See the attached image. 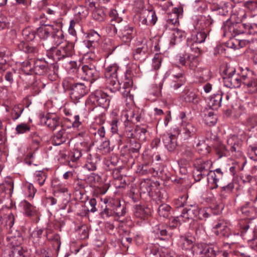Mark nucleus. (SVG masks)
<instances>
[{
	"label": "nucleus",
	"mask_w": 257,
	"mask_h": 257,
	"mask_svg": "<svg viewBox=\"0 0 257 257\" xmlns=\"http://www.w3.org/2000/svg\"><path fill=\"white\" fill-rule=\"evenodd\" d=\"M181 219H179L178 216L172 220L169 226H165L163 225L159 224L153 228L152 237L154 239H160L165 240L169 239L172 235L171 227L175 228L180 224Z\"/></svg>",
	"instance_id": "3"
},
{
	"label": "nucleus",
	"mask_w": 257,
	"mask_h": 257,
	"mask_svg": "<svg viewBox=\"0 0 257 257\" xmlns=\"http://www.w3.org/2000/svg\"><path fill=\"white\" fill-rule=\"evenodd\" d=\"M32 140L30 149L32 151H36L38 150L41 141V139L36 132L32 133L30 135Z\"/></svg>",
	"instance_id": "39"
},
{
	"label": "nucleus",
	"mask_w": 257,
	"mask_h": 257,
	"mask_svg": "<svg viewBox=\"0 0 257 257\" xmlns=\"http://www.w3.org/2000/svg\"><path fill=\"white\" fill-rule=\"evenodd\" d=\"M57 48H51L54 57L58 60L71 57L74 54V44L66 42Z\"/></svg>",
	"instance_id": "8"
},
{
	"label": "nucleus",
	"mask_w": 257,
	"mask_h": 257,
	"mask_svg": "<svg viewBox=\"0 0 257 257\" xmlns=\"http://www.w3.org/2000/svg\"><path fill=\"white\" fill-rule=\"evenodd\" d=\"M170 210L171 207L169 205L163 204L159 207L158 212L161 217L167 218L170 214Z\"/></svg>",
	"instance_id": "45"
},
{
	"label": "nucleus",
	"mask_w": 257,
	"mask_h": 257,
	"mask_svg": "<svg viewBox=\"0 0 257 257\" xmlns=\"http://www.w3.org/2000/svg\"><path fill=\"white\" fill-rule=\"evenodd\" d=\"M163 141L165 147L169 151H173L177 146V139L175 135L172 134L164 135Z\"/></svg>",
	"instance_id": "28"
},
{
	"label": "nucleus",
	"mask_w": 257,
	"mask_h": 257,
	"mask_svg": "<svg viewBox=\"0 0 257 257\" xmlns=\"http://www.w3.org/2000/svg\"><path fill=\"white\" fill-rule=\"evenodd\" d=\"M46 64L42 60H34L33 66V73L37 75H42L46 71Z\"/></svg>",
	"instance_id": "34"
},
{
	"label": "nucleus",
	"mask_w": 257,
	"mask_h": 257,
	"mask_svg": "<svg viewBox=\"0 0 257 257\" xmlns=\"http://www.w3.org/2000/svg\"><path fill=\"white\" fill-rule=\"evenodd\" d=\"M212 165V163L210 160L197 159L194 163L195 169L193 173L195 180L196 182L200 181L210 171Z\"/></svg>",
	"instance_id": "6"
},
{
	"label": "nucleus",
	"mask_w": 257,
	"mask_h": 257,
	"mask_svg": "<svg viewBox=\"0 0 257 257\" xmlns=\"http://www.w3.org/2000/svg\"><path fill=\"white\" fill-rule=\"evenodd\" d=\"M82 153L79 150L75 149L71 153V160L72 162H75L79 159L82 156Z\"/></svg>",
	"instance_id": "62"
},
{
	"label": "nucleus",
	"mask_w": 257,
	"mask_h": 257,
	"mask_svg": "<svg viewBox=\"0 0 257 257\" xmlns=\"http://www.w3.org/2000/svg\"><path fill=\"white\" fill-rule=\"evenodd\" d=\"M187 196L186 195L179 197L175 201V203L177 207H181L184 206L186 202Z\"/></svg>",
	"instance_id": "61"
},
{
	"label": "nucleus",
	"mask_w": 257,
	"mask_h": 257,
	"mask_svg": "<svg viewBox=\"0 0 257 257\" xmlns=\"http://www.w3.org/2000/svg\"><path fill=\"white\" fill-rule=\"evenodd\" d=\"M23 35L28 41L33 40L35 38V32L32 31L30 29H26L23 31Z\"/></svg>",
	"instance_id": "55"
},
{
	"label": "nucleus",
	"mask_w": 257,
	"mask_h": 257,
	"mask_svg": "<svg viewBox=\"0 0 257 257\" xmlns=\"http://www.w3.org/2000/svg\"><path fill=\"white\" fill-rule=\"evenodd\" d=\"M19 49L27 53H36L38 51L37 48L32 46L31 44L25 43L24 42H21L18 44Z\"/></svg>",
	"instance_id": "40"
},
{
	"label": "nucleus",
	"mask_w": 257,
	"mask_h": 257,
	"mask_svg": "<svg viewBox=\"0 0 257 257\" xmlns=\"http://www.w3.org/2000/svg\"><path fill=\"white\" fill-rule=\"evenodd\" d=\"M204 120L207 125H212L216 123L217 117L212 111H210L205 114Z\"/></svg>",
	"instance_id": "46"
},
{
	"label": "nucleus",
	"mask_w": 257,
	"mask_h": 257,
	"mask_svg": "<svg viewBox=\"0 0 257 257\" xmlns=\"http://www.w3.org/2000/svg\"><path fill=\"white\" fill-rule=\"evenodd\" d=\"M92 99L100 106L106 108L109 105L110 98L106 93L100 90H97L92 94Z\"/></svg>",
	"instance_id": "18"
},
{
	"label": "nucleus",
	"mask_w": 257,
	"mask_h": 257,
	"mask_svg": "<svg viewBox=\"0 0 257 257\" xmlns=\"http://www.w3.org/2000/svg\"><path fill=\"white\" fill-rule=\"evenodd\" d=\"M80 73L84 79L90 81L92 83L99 77V73L96 70L95 67L91 64L87 65L82 64L80 68Z\"/></svg>",
	"instance_id": "12"
},
{
	"label": "nucleus",
	"mask_w": 257,
	"mask_h": 257,
	"mask_svg": "<svg viewBox=\"0 0 257 257\" xmlns=\"http://www.w3.org/2000/svg\"><path fill=\"white\" fill-rule=\"evenodd\" d=\"M64 87L70 90V97L74 103L86 95L89 91L88 86L83 82H72L65 79L63 81Z\"/></svg>",
	"instance_id": "2"
},
{
	"label": "nucleus",
	"mask_w": 257,
	"mask_h": 257,
	"mask_svg": "<svg viewBox=\"0 0 257 257\" xmlns=\"http://www.w3.org/2000/svg\"><path fill=\"white\" fill-rule=\"evenodd\" d=\"M46 236L49 240L52 241L54 242V243H55L58 248L60 247L61 242L60 237L59 234L56 233L51 234L50 233L47 232L46 233Z\"/></svg>",
	"instance_id": "50"
},
{
	"label": "nucleus",
	"mask_w": 257,
	"mask_h": 257,
	"mask_svg": "<svg viewBox=\"0 0 257 257\" xmlns=\"http://www.w3.org/2000/svg\"><path fill=\"white\" fill-rule=\"evenodd\" d=\"M91 130H94L95 132H92L95 136L98 135L100 138H104L105 134V129L103 126L98 125L96 127H92Z\"/></svg>",
	"instance_id": "56"
},
{
	"label": "nucleus",
	"mask_w": 257,
	"mask_h": 257,
	"mask_svg": "<svg viewBox=\"0 0 257 257\" xmlns=\"http://www.w3.org/2000/svg\"><path fill=\"white\" fill-rule=\"evenodd\" d=\"M178 57L179 62L182 65L185 66L193 71L198 72L200 70V68H198L199 61L197 55L185 54L180 55Z\"/></svg>",
	"instance_id": "11"
},
{
	"label": "nucleus",
	"mask_w": 257,
	"mask_h": 257,
	"mask_svg": "<svg viewBox=\"0 0 257 257\" xmlns=\"http://www.w3.org/2000/svg\"><path fill=\"white\" fill-rule=\"evenodd\" d=\"M195 241V238L192 235H184L181 236L180 243V245L182 249H189L190 248H192L193 245V243Z\"/></svg>",
	"instance_id": "33"
},
{
	"label": "nucleus",
	"mask_w": 257,
	"mask_h": 257,
	"mask_svg": "<svg viewBox=\"0 0 257 257\" xmlns=\"http://www.w3.org/2000/svg\"><path fill=\"white\" fill-rule=\"evenodd\" d=\"M99 150L101 151L103 154H106L110 152V148L109 146V142L105 141L103 142L99 147Z\"/></svg>",
	"instance_id": "57"
},
{
	"label": "nucleus",
	"mask_w": 257,
	"mask_h": 257,
	"mask_svg": "<svg viewBox=\"0 0 257 257\" xmlns=\"http://www.w3.org/2000/svg\"><path fill=\"white\" fill-rule=\"evenodd\" d=\"M139 18L140 22L145 25H154L157 21L156 13L153 10H143Z\"/></svg>",
	"instance_id": "16"
},
{
	"label": "nucleus",
	"mask_w": 257,
	"mask_h": 257,
	"mask_svg": "<svg viewBox=\"0 0 257 257\" xmlns=\"http://www.w3.org/2000/svg\"><path fill=\"white\" fill-rule=\"evenodd\" d=\"M52 39L53 42L55 45L59 46L63 44L64 42H67L64 40L63 32L61 29V25H59L57 28L53 30Z\"/></svg>",
	"instance_id": "26"
},
{
	"label": "nucleus",
	"mask_w": 257,
	"mask_h": 257,
	"mask_svg": "<svg viewBox=\"0 0 257 257\" xmlns=\"http://www.w3.org/2000/svg\"><path fill=\"white\" fill-rule=\"evenodd\" d=\"M53 30H54L53 26H43L37 29V35L40 39H46L49 36L50 33L52 32Z\"/></svg>",
	"instance_id": "35"
},
{
	"label": "nucleus",
	"mask_w": 257,
	"mask_h": 257,
	"mask_svg": "<svg viewBox=\"0 0 257 257\" xmlns=\"http://www.w3.org/2000/svg\"><path fill=\"white\" fill-rule=\"evenodd\" d=\"M162 252L158 245L154 244H149L145 250L146 257H162Z\"/></svg>",
	"instance_id": "31"
},
{
	"label": "nucleus",
	"mask_w": 257,
	"mask_h": 257,
	"mask_svg": "<svg viewBox=\"0 0 257 257\" xmlns=\"http://www.w3.org/2000/svg\"><path fill=\"white\" fill-rule=\"evenodd\" d=\"M212 24V20L209 16H199L196 20L195 28L200 31H204L210 30Z\"/></svg>",
	"instance_id": "23"
},
{
	"label": "nucleus",
	"mask_w": 257,
	"mask_h": 257,
	"mask_svg": "<svg viewBox=\"0 0 257 257\" xmlns=\"http://www.w3.org/2000/svg\"><path fill=\"white\" fill-rule=\"evenodd\" d=\"M242 84L249 88L252 92L257 91V78L251 71L242 73Z\"/></svg>",
	"instance_id": "20"
},
{
	"label": "nucleus",
	"mask_w": 257,
	"mask_h": 257,
	"mask_svg": "<svg viewBox=\"0 0 257 257\" xmlns=\"http://www.w3.org/2000/svg\"><path fill=\"white\" fill-rule=\"evenodd\" d=\"M210 30L200 31L195 35H192L190 37L188 38L189 45H191V41L197 44L204 42Z\"/></svg>",
	"instance_id": "29"
},
{
	"label": "nucleus",
	"mask_w": 257,
	"mask_h": 257,
	"mask_svg": "<svg viewBox=\"0 0 257 257\" xmlns=\"http://www.w3.org/2000/svg\"><path fill=\"white\" fill-rule=\"evenodd\" d=\"M222 28L224 35H230L232 37L236 35L234 23H232L230 21H226L224 23Z\"/></svg>",
	"instance_id": "38"
},
{
	"label": "nucleus",
	"mask_w": 257,
	"mask_h": 257,
	"mask_svg": "<svg viewBox=\"0 0 257 257\" xmlns=\"http://www.w3.org/2000/svg\"><path fill=\"white\" fill-rule=\"evenodd\" d=\"M242 15L240 16L241 22L234 23L236 35L242 33L254 34L257 32V25L243 23L244 20L246 18V15L244 11H242Z\"/></svg>",
	"instance_id": "9"
},
{
	"label": "nucleus",
	"mask_w": 257,
	"mask_h": 257,
	"mask_svg": "<svg viewBox=\"0 0 257 257\" xmlns=\"http://www.w3.org/2000/svg\"><path fill=\"white\" fill-rule=\"evenodd\" d=\"M186 33L185 32L175 29L172 32L170 43L173 45L181 42L185 37Z\"/></svg>",
	"instance_id": "30"
},
{
	"label": "nucleus",
	"mask_w": 257,
	"mask_h": 257,
	"mask_svg": "<svg viewBox=\"0 0 257 257\" xmlns=\"http://www.w3.org/2000/svg\"><path fill=\"white\" fill-rule=\"evenodd\" d=\"M244 6L250 11H254L257 9V2L254 1H248L244 3Z\"/></svg>",
	"instance_id": "59"
},
{
	"label": "nucleus",
	"mask_w": 257,
	"mask_h": 257,
	"mask_svg": "<svg viewBox=\"0 0 257 257\" xmlns=\"http://www.w3.org/2000/svg\"><path fill=\"white\" fill-rule=\"evenodd\" d=\"M30 130V127L26 123L18 124L16 128V131L18 134H24L29 132Z\"/></svg>",
	"instance_id": "58"
},
{
	"label": "nucleus",
	"mask_w": 257,
	"mask_h": 257,
	"mask_svg": "<svg viewBox=\"0 0 257 257\" xmlns=\"http://www.w3.org/2000/svg\"><path fill=\"white\" fill-rule=\"evenodd\" d=\"M230 223L224 220H219L215 223L212 228V231L220 237H228L230 235Z\"/></svg>",
	"instance_id": "15"
},
{
	"label": "nucleus",
	"mask_w": 257,
	"mask_h": 257,
	"mask_svg": "<svg viewBox=\"0 0 257 257\" xmlns=\"http://www.w3.org/2000/svg\"><path fill=\"white\" fill-rule=\"evenodd\" d=\"M119 29L118 36L121 41L126 44L131 42L134 38L135 30L133 27L127 25H119L117 26Z\"/></svg>",
	"instance_id": "13"
},
{
	"label": "nucleus",
	"mask_w": 257,
	"mask_h": 257,
	"mask_svg": "<svg viewBox=\"0 0 257 257\" xmlns=\"http://www.w3.org/2000/svg\"><path fill=\"white\" fill-rule=\"evenodd\" d=\"M88 45L90 44L91 46L96 47L100 39V36L96 31L90 30L87 34Z\"/></svg>",
	"instance_id": "36"
},
{
	"label": "nucleus",
	"mask_w": 257,
	"mask_h": 257,
	"mask_svg": "<svg viewBox=\"0 0 257 257\" xmlns=\"http://www.w3.org/2000/svg\"><path fill=\"white\" fill-rule=\"evenodd\" d=\"M252 211L253 209L249 206L248 204L242 206L239 210L245 216H249Z\"/></svg>",
	"instance_id": "64"
},
{
	"label": "nucleus",
	"mask_w": 257,
	"mask_h": 257,
	"mask_svg": "<svg viewBox=\"0 0 257 257\" xmlns=\"http://www.w3.org/2000/svg\"><path fill=\"white\" fill-rule=\"evenodd\" d=\"M193 225L195 226V230L196 234L200 236L205 233V228L202 223L198 222L197 221H194Z\"/></svg>",
	"instance_id": "54"
},
{
	"label": "nucleus",
	"mask_w": 257,
	"mask_h": 257,
	"mask_svg": "<svg viewBox=\"0 0 257 257\" xmlns=\"http://www.w3.org/2000/svg\"><path fill=\"white\" fill-rule=\"evenodd\" d=\"M75 13L78 15L80 19L86 17L88 14V12L86 7L83 6H79L76 8Z\"/></svg>",
	"instance_id": "53"
},
{
	"label": "nucleus",
	"mask_w": 257,
	"mask_h": 257,
	"mask_svg": "<svg viewBox=\"0 0 257 257\" xmlns=\"http://www.w3.org/2000/svg\"><path fill=\"white\" fill-rule=\"evenodd\" d=\"M186 82V78L183 72L173 74L171 75L170 86L173 89H177L184 85Z\"/></svg>",
	"instance_id": "25"
},
{
	"label": "nucleus",
	"mask_w": 257,
	"mask_h": 257,
	"mask_svg": "<svg viewBox=\"0 0 257 257\" xmlns=\"http://www.w3.org/2000/svg\"><path fill=\"white\" fill-rule=\"evenodd\" d=\"M35 181L38 183V184L42 186L43 185L47 176L46 174L42 171H37L34 174Z\"/></svg>",
	"instance_id": "47"
},
{
	"label": "nucleus",
	"mask_w": 257,
	"mask_h": 257,
	"mask_svg": "<svg viewBox=\"0 0 257 257\" xmlns=\"http://www.w3.org/2000/svg\"><path fill=\"white\" fill-rule=\"evenodd\" d=\"M208 185L210 189H213L218 187V182L222 178L223 173L220 168L214 171H210L207 174Z\"/></svg>",
	"instance_id": "17"
},
{
	"label": "nucleus",
	"mask_w": 257,
	"mask_h": 257,
	"mask_svg": "<svg viewBox=\"0 0 257 257\" xmlns=\"http://www.w3.org/2000/svg\"><path fill=\"white\" fill-rule=\"evenodd\" d=\"M142 111L137 108L130 109L122 111L121 119L123 121L125 126H128L130 122L136 123L141 121Z\"/></svg>",
	"instance_id": "10"
},
{
	"label": "nucleus",
	"mask_w": 257,
	"mask_h": 257,
	"mask_svg": "<svg viewBox=\"0 0 257 257\" xmlns=\"http://www.w3.org/2000/svg\"><path fill=\"white\" fill-rule=\"evenodd\" d=\"M222 96L221 94H216L211 96L208 99V106L212 110L217 109L221 105Z\"/></svg>",
	"instance_id": "32"
},
{
	"label": "nucleus",
	"mask_w": 257,
	"mask_h": 257,
	"mask_svg": "<svg viewBox=\"0 0 257 257\" xmlns=\"http://www.w3.org/2000/svg\"><path fill=\"white\" fill-rule=\"evenodd\" d=\"M223 81L225 86L230 88H239L242 83V74L236 73L234 68L226 67L223 71Z\"/></svg>",
	"instance_id": "4"
},
{
	"label": "nucleus",
	"mask_w": 257,
	"mask_h": 257,
	"mask_svg": "<svg viewBox=\"0 0 257 257\" xmlns=\"http://www.w3.org/2000/svg\"><path fill=\"white\" fill-rule=\"evenodd\" d=\"M86 154V161L85 167L89 171L95 170L96 169V158H93L91 154L87 153Z\"/></svg>",
	"instance_id": "41"
},
{
	"label": "nucleus",
	"mask_w": 257,
	"mask_h": 257,
	"mask_svg": "<svg viewBox=\"0 0 257 257\" xmlns=\"http://www.w3.org/2000/svg\"><path fill=\"white\" fill-rule=\"evenodd\" d=\"M34 60H26L22 63L21 68L23 71L27 74L33 73V66Z\"/></svg>",
	"instance_id": "43"
},
{
	"label": "nucleus",
	"mask_w": 257,
	"mask_h": 257,
	"mask_svg": "<svg viewBox=\"0 0 257 257\" xmlns=\"http://www.w3.org/2000/svg\"><path fill=\"white\" fill-rule=\"evenodd\" d=\"M196 149L202 155H206L209 152L208 146L203 141H199L196 145Z\"/></svg>",
	"instance_id": "49"
},
{
	"label": "nucleus",
	"mask_w": 257,
	"mask_h": 257,
	"mask_svg": "<svg viewBox=\"0 0 257 257\" xmlns=\"http://www.w3.org/2000/svg\"><path fill=\"white\" fill-rule=\"evenodd\" d=\"M14 184L12 182H7L0 185V199L10 198L13 192Z\"/></svg>",
	"instance_id": "27"
},
{
	"label": "nucleus",
	"mask_w": 257,
	"mask_h": 257,
	"mask_svg": "<svg viewBox=\"0 0 257 257\" xmlns=\"http://www.w3.org/2000/svg\"><path fill=\"white\" fill-rule=\"evenodd\" d=\"M15 216L12 213H8L3 216L0 215V233H11L15 223Z\"/></svg>",
	"instance_id": "14"
},
{
	"label": "nucleus",
	"mask_w": 257,
	"mask_h": 257,
	"mask_svg": "<svg viewBox=\"0 0 257 257\" xmlns=\"http://www.w3.org/2000/svg\"><path fill=\"white\" fill-rule=\"evenodd\" d=\"M193 257H218L221 253H216L214 249L205 243H198L194 245L192 248Z\"/></svg>",
	"instance_id": "7"
},
{
	"label": "nucleus",
	"mask_w": 257,
	"mask_h": 257,
	"mask_svg": "<svg viewBox=\"0 0 257 257\" xmlns=\"http://www.w3.org/2000/svg\"><path fill=\"white\" fill-rule=\"evenodd\" d=\"M25 189L29 192L28 197L30 198H33L36 190L34 188V186L32 184H28L26 185Z\"/></svg>",
	"instance_id": "63"
},
{
	"label": "nucleus",
	"mask_w": 257,
	"mask_h": 257,
	"mask_svg": "<svg viewBox=\"0 0 257 257\" xmlns=\"http://www.w3.org/2000/svg\"><path fill=\"white\" fill-rule=\"evenodd\" d=\"M199 214V209L196 206H191V208L184 209L181 214L178 216V218L182 221L186 222L189 219H194Z\"/></svg>",
	"instance_id": "22"
},
{
	"label": "nucleus",
	"mask_w": 257,
	"mask_h": 257,
	"mask_svg": "<svg viewBox=\"0 0 257 257\" xmlns=\"http://www.w3.org/2000/svg\"><path fill=\"white\" fill-rule=\"evenodd\" d=\"M184 98L185 101L195 104L198 103L199 101L198 95L194 91L192 90L187 91Z\"/></svg>",
	"instance_id": "42"
},
{
	"label": "nucleus",
	"mask_w": 257,
	"mask_h": 257,
	"mask_svg": "<svg viewBox=\"0 0 257 257\" xmlns=\"http://www.w3.org/2000/svg\"><path fill=\"white\" fill-rule=\"evenodd\" d=\"M66 141L65 130L61 129L53 137V144L55 146H59Z\"/></svg>",
	"instance_id": "37"
},
{
	"label": "nucleus",
	"mask_w": 257,
	"mask_h": 257,
	"mask_svg": "<svg viewBox=\"0 0 257 257\" xmlns=\"http://www.w3.org/2000/svg\"><path fill=\"white\" fill-rule=\"evenodd\" d=\"M227 146L221 143L216 145L215 150L219 158L223 156L229 155L230 152L231 153L235 152L239 145V141L236 136H232L229 137L227 140Z\"/></svg>",
	"instance_id": "5"
},
{
	"label": "nucleus",
	"mask_w": 257,
	"mask_h": 257,
	"mask_svg": "<svg viewBox=\"0 0 257 257\" xmlns=\"http://www.w3.org/2000/svg\"><path fill=\"white\" fill-rule=\"evenodd\" d=\"M197 128L196 126L191 123H183L181 124L180 135L181 138L184 140H188L194 136L197 132Z\"/></svg>",
	"instance_id": "19"
},
{
	"label": "nucleus",
	"mask_w": 257,
	"mask_h": 257,
	"mask_svg": "<svg viewBox=\"0 0 257 257\" xmlns=\"http://www.w3.org/2000/svg\"><path fill=\"white\" fill-rule=\"evenodd\" d=\"M42 122L44 123L50 130L54 131L60 126L59 118L54 114H47L41 118Z\"/></svg>",
	"instance_id": "21"
},
{
	"label": "nucleus",
	"mask_w": 257,
	"mask_h": 257,
	"mask_svg": "<svg viewBox=\"0 0 257 257\" xmlns=\"http://www.w3.org/2000/svg\"><path fill=\"white\" fill-rule=\"evenodd\" d=\"M105 76L107 78L109 90L113 92L120 90L125 97L128 104L134 103V95L132 91V74L130 70H123L116 64L110 65L105 68Z\"/></svg>",
	"instance_id": "1"
},
{
	"label": "nucleus",
	"mask_w": 257,
	"mask_h": 257,
	"mask_svg": "<svg viewBox=\"0 0 257 257\" xmlns=\"http://www.w3.org/2000/svg\"><path fill=\"white\" fill-rule=\"evenodd\" d=\"M191 45H189L188 43V39L187 40V47H189L190 50L194 52L195 55H197V56L200 54V49L198 48V47L197 46V43H196L195 42H193V41H191Z\"/></svg>",
	"instance_id": "60"
},
{
	"label": "nucleus",
	"mask_w": 257,
	"mask_h": 257,
	"mask_svg": "<svg viewBox=\"0 0 257 257\" xmlns=\"http://www.w3.org/2000/svg\"><path fill=\"white\" fill-rule=\"evenodd\" d=\"M147 51L148 47L146 43L142 42L134 51V59L137 60L144 61L147 57Z\"/></svg>",
	"instance_id": "24"
},
{
	"label": "nucleus",
	"mask_w": 257,
	"mask_h": 257,
	"mask_svg": "<svg viewBox=\"0 0 257 257\" xmlns=\"http://www.w3.org/2000/svg\"><path fill=\"white\" fill-rule=\"evenodd\" d=\"M23 208L28 216H32L35 211L34 207L28 201H25L22 203Z\"/></svg>",
	"instance_id": "51"
},
{
	"label": "nucleus",
	"mask_w": 257,
	"mask_h": 257,
	"mask_svg": "<svg viewBox=\"0 0 257 257\" xmlns=\"http://www.w3.org/2000/svg\"><path fill=\"white\" fill-rule=\"evenodd\" d=\"M10 257H28L27 252L21 246L14 247L10 254Z\"/></svg>",
	"instance_id": "44"
},
{
	"label": "nucleus",
	"mask_w": 257,
	"mask_h": 257,
	"mask_svg": "<svg viewBox=\"0 0 257 257\" xmlns=\"http://www.w3.org/2000/svg\"><path fill=\"white\" fill-rule=\"evenodd\" d=\"M134 214L137 218L145 219L148 214L145 209L141 206H137L135 209Z\"/></svg>",
	"instance_id": "52"
},
{
	"label": "nucleus",
	"mask_w": 257,
	"mask_h": 257,
	"mask_svg": "<svg viewBox=\"0 0 257 257\" xmlns=\"http://www.w3.org/2000/svg\"><path fill=\"white\" fill-rule=\"evenodd\" d=\"M92 17L96 21H102L105 17V13L102 8H95L92 12Z\"/></svg>",
	"instance_id": "48"
}]
</instances>
